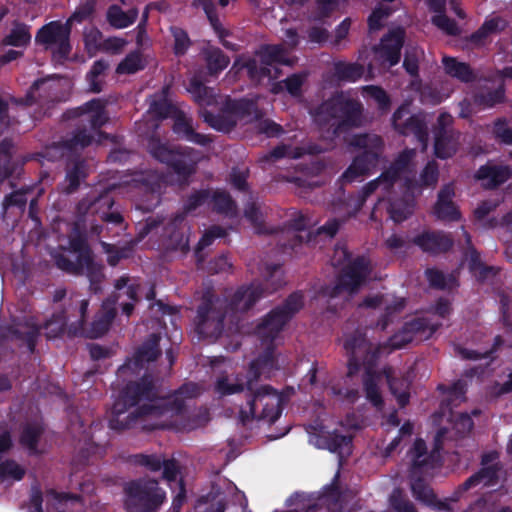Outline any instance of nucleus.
Here are the masks:
<instances>
[{
    "instance_id": "obj_1",
    "label": "nucleus",
    "mask_w": 512,
    "mask_h": 512,
    "mask_svg": "<svg viewBox=\"0 0 512 512\" xmlns=\"http://www.w3.org/2000/svg\"><path fill=\"white\" fill-rule=\"evenodd\" d=\"M302 306V294L294 292L281 305L273 308L255 328L256 334L262 342L268 343V346L250 362L246 376L237 375L233 382L227 376H223L216 382L215 390L222 396L246 392V408L239 411V419L243 425L255 419L271 425L282 414L283 395L271 385H259V381L262 375L269 378L270 373L278 369L273 342Z\"/></svg>"
},
{
    "instance_id": "obj_2",
    "label": "nucleus",
    "mask_w": 512,
    "mask_h": 512,
    "mask_svg": "<svg viewBox=\"0 0 512 512\" xmlns=\"http://www.w3.org/2000/svg\"><path fill=\"white\" fill-rule=\"evenodd\" d=\"M161 337L152 333L139 346L133 356L128 358L117 370V378L126 382L119 391L110 411L109 428L122 432L130 429L139 418L162 416L168 412L181 415L185 411V399L198 394L194 383L183 384L171 397L158 398L153 377L145 373L138 381L131 380L138 376L145 364L155 361L160 355Z\"/></svg>"
},
{
    "instance_id": "obj_3",
    "label": "nucleus",
    "mask_w": 512,
    "mask_h": 512,
    "mask_svg": "<svg viewBox=\"0 0 512 512\" xmlns=\"http://www.w3.org/2000/svg\"><path fill=\"white\" fill-rule=\"evenodd\" d=\"M364 107L361 101L343 91L336 92L320 103L314 110L315 123L329 127L334 136H339L363 124Z\"/></svg>"
},
{
    "instance_id": "obj_4",
    "label": "nucleus",
    "mask_w": 512,
    "mask_h": 512,
    "mask_svg": "<svg viewBox=\"0 0 512 512\" xmlns=\"http://www.w3.org/2000/svg\"><path fill=\"white\" fill-rule=\"evenodd\" d=\"M67 250L75 254L76 259L71 260L64 254H57L54 256L56 266L68 274L86 276L90 291L95 294L102 292V283L105 279L104 266L95 261L86 236L81 233L71 235Z\"/></svg>"
},
{
    "instance_id": "obj_5",
    "label": "nucleus",
    "mask_w": 512,
    "mask_h": 512,
    "mask_svg": "<svg viewBox=\"0 0 512 512\" xmlns=\"http://www.w3.org/2000/svg\"><path fill=\"white\" fill-rule=\"evenodd\" d=\"M263 275L265 283L252 282L238 287L227 304V310L232 313L248 312L266 294L277 291L284 285L280 264H266Z\"/></svg>"
},
{
    "instance_id": "obj_6",
    "label": "nucleus",
    "mask_w": 512,
    "mask_h": 512,
    "mask_svg": "<svg viewBox=\"0 0 512 512\" xmlns=\"http://www.w3.org/2000/svg\"><path fill=\"white\" fill-rule=\"evenodd\" d=\"M350 145L362 151L354 157L342 174L341 179L346 183H352L359 177L370 175L377 168L384 150L383 139L369 133L354 135Z\"/></svg>"
},
{
    "instance_id": "obj_7",
    "label": "nucleus",
    "mask_w": 512,
    "mask_h": 512,
    "mask_svg": "<svg viewBox=\"0 0 512 512\" xmlns=\"http://www.w3.org/2000/svg\"><path fill=\"white\" fill-rule=\"evenodd\" d=\"M148 151L154 159L165 164L183 180H187L196 172L198 153L194 148L170 145L151 137L148 141Z\"/></svg>"
},
{
    "instance_id": "obj_8",
    "label": "nucleus",
    "mask_w": 512,
    "mask_h": 512,
    "mask_svg": "<svg viewBox=\"0 0 512 512\" xmlns=\"http://www.w3.org/2000/svg\"><path fill=\"white\" fill-rule=\"evenodd\" d=\"M125 508L127 512H158L167 500L166 491L159 481L150 477H140L124 486Z\"/></svg>"
},
{
    "instance_id": "obj_9",
    "label": "nucleus",
    "mask_w": 512,
    "mask_h": 512,
    "mask_svg": "<svg viewBox=\"0 0 512 512\" xmlns=\"http://www.w3.org/2000/svg\"><path fill=\"white\" fill-rule=\"evenodd\" d=\"M187 90L199 106V117L203 119L208 126L224 133H228L236 127V121L233 115L225 111V103L220 113L215 114L207 109L217 104V97L213 88L207 87L196 78H192Z\"/></svg>"
},
{
    "instance_id": "obj_10",
    "label": "nucleus",
    "mask_w": 512,
    "mask_h": 512,
    "mask_svg": "<svg viewBox=\"0 0 512 512\" xmlns=\"http://www.w3.org/2000/svg\"><path fill=\"white\" fill-rule=\"evenodd\" d=\"M219 302L220 299L215 294L209 291L203 294L194 319L199 338L216 340L222 335L227 311Z\"/></svg>"
},
{
    "instance_id": "obj_11",
    "label": "nucleus",
    "mask_w": 512,
    "mask_h": 512,
    "mask_svg": "<svg viewBox=\"0 0 512 512\" xmlns=\"http://www.w3.org/2000/svg\"><path fill=\"white\" fill-rule=\"evenodd\" d=\"M342 258L337 261V265L344 261L348 263L341 269L337 276L335 286L330 293L331 297L339 295L341 292L354 294L366 283L371 273L370 260L365 256H357L350 260L351 254L346 248L340 250Z\"/></svg>"
},
{
    "instance_id": "obj_12",
    "label": "nucleus",
    "mask_w": 512,
    "mask_h": 512,
    "mask_svg": "<svg viewBox=\"0 0 512 512\" xmlns=\"http://www.w3.org/2000/svg\"><path fill=\"white\" fill-rule=\"evenodd\" d=\"M68 317L64 310L55 312L51 318L48 319L43 326L26 320L23 327L26 328L22 331L17 325L11 324L7 326V334L17 340H21L26 343L30 353H34L38 338L41 333V329L46 330V337L48 339H54L61 337L65 332L68 334L69 325L67 323Z\"/></svg>"
},
{
    "instance_id": "obj_13",
    "label": "nucleus",
    "mask_w": 512,
    "mask_h": 512,
    "mask_svg": "<svg viewBox=\"0 0 512 512\" xmlns=\"http://www.w3.org/2000/svg\"><path fill=\"white\" fill-rule=\"evenodd\" d=\"M89 307V300L83 299L78 306V319L71 322L68 328L69 337H85L96 339L108 332L113 320L116 317V309L112 306L103 304L101 309L95 314L89 328H86V317Z\"/></svg>"
},
{
    "instance_id": "obj_14",
    "label": "nucleus",
    "mask_w": 512,
    "mask_h": 512,
    "mask_svg": "<svg viewBox=\"0 0 512 512\" xmlns=\"http://www.w3.org/2000/svg\"><path fill=\"white\" fill-rule=\"evenodd\" d=\"M114 205V198L105 191L98 195H88L81 199L76 206V219L78 225L93 235H101L104 225L97 224L108 210Z\"/></svg>"
},
{
    "instance_id": "obj_15",
    "label": "nucleus",
    "mask_w": 512,
    "mask_h": 512,
    "mask_svg": "<svg viewBox=\"0 0 512 512\" xmlns=\"http://www.w3.org/2000/svg\"><path fill=\"white\" fill-rule=\"evenodd\" d=\"M343 347L348 356L350 375L358 371L361 365L373 367L380 357L381 347L375 346L359 329L345 335Z\"/></svg>"
},
{
    "instance_id": "obj_16",
    "label": "nucleus",
    "mask_w": 512,
    "mask_h": 512,
    "mask_svg": "<svg viewBox=\"0 0 512 512\" xmlns=\"http://www.w3.org/2000/svg\"><path fill=\"white\" fill-rule=\"evenodd\" d=\"M499 457L500 454L496 450L484 452L480 460L481 468L457 486L451 494V500L459 501L466 492L480 485L484 487L496 485L499 481V472L502 469Z\"/></svg>"
},
{
    "instance_id": "obj_17",
    "label": "nucleus",
    "mask_w": 512,
    "mask_h": 512,
    "mask_svg": "<svg viewBox=\"0 0 512 512\" xmlns=\"http://www.w3.org/2000/svg\"><path fill=\"white\" fill-rule=\"evenodd\" d=\"M414 156L415 151L413 149H404L401 151L390 166L380 174V176L369 181L362 187L359 194V201L361 204L366 202L368 197H370L378 188L382 189L384 195L390 193L401 175L408 170Z\"/></svg>"
},
{
    "instance_id": "obj_18",
    "label": "nucleus",
    "mask_w": 512,
    "mask_h": 512,
    "mask_svg": "<svg viewBox=\"0 0 512 512\" xmlns=\"http://www.w3.org/2000/svg\"><path fill=\"white\" fill-rule=\"evenodd\" d=\"M28 156L17 155L16 147L11 138L0 141V187L8 180L11 188L16 187L15 181L20 180Z\"/></svg>"
},
{
    "instance_id": "obj_19",
    "label": "nucleus",
    "mask_w": 512,
    "mask_h": 512,
    "mask_svg": "<svg viewBox=\"0 0 512 512\" xmlns=\"http://www.w3.org/2000/svg\"><path fill=\"white\" fill-rule=\"evenodd\" d=\"M393 128L401 135L413 134L425 147L428 143L429 133L425 117L421 114L410 115L407 104L400 105L392 115Z\"/></svg>"
},
{
    "instance_id": "obj_20",
    "label": "nucleus",
    "mask_w": 512,
    "mask_h": 512,
    "mask_svg": "<svg viewBox=\"0 0 512 512\" xmlns=\"http://www.w3.org/2000/svg\"><path fill=\"white\" fill-rule=\"evenodd\" d=\"M453 122L451 114L442 112L433 127L434 153L439 159H448L457 151L458 139L452 128Z\"/></svg>"
},
{
    "instance_id": "obj_21",
    "label": "nucleus",
    "mask_w": 512,
    "mask_h": 512,
    "mask_svg": "<svg viewBox=\"0 0 512 512\" xmlns=\"http://www.w3.org/2000/svg\"><path fill=\"white\" fill-rule=\"evenodd\" d=\"M404 42L405 30L397 27L383 35L380 43L374 45L372 51L382 65L393 67L400 62Z\"/></svg>"
},
{
    "instance_id": "obj_22",
    "label": "nucleus",
    "mask_w": 512,
    "mask_h": 512,
    "mask_svg": "<svg viewBox=\"0 0 512 512\" xmlns=\"http://www.w3.org/2000/svg\"><path fill=\"white\" fill-rule=\"evenodd\" d=\"M77 118H80L82 123H88L91 131L101 133V127L108 121L105 104L101 99L94 98L79 107L68 109L63 113L64 120Z\"/></svg>"
},
{
    "instance_id": "obj_23",
    "label": "nucleus",
    "mask_w": 512,
    "mask_h": 512,
    "mask_svg": "<svg viewBox=\"0 0 512 512\" xmlns=\"http://www.w3.org/2000/svg\"><path fill=\"white\" fill-rule=\"evenodd\" d=\"M412 242L430 255L445 254L454 246L452 234L443 230H425L416 235Z\"/></svg>"
},
{
    "instance_id": "obj_24",
    "label": "nucleus",
    "mask_w": 512,
    "mask_h": 512,
    "mask_svg": "<svg viewBox=\"0 0 512 512\" xmlns=\"http://www.w3.org/2000/svg\"><path fill=\"white\" fill-rule=\"evenodd\" d=\"M184 214H176L163 226L160 244L167 251H185L189 248L188 237L184 233Z\"/></svg>"
},
{
    "instance_id": "obj_25",
    "label": "nucleus",
    "mask_w": 512,
    "mask_h": 512,
    "mask_svg": "<svg viewBox=\"0 0 512 512\" xmlns=\"http://www.w3.org/2000/svg\"><path fill=\"white\" fill-rule=\"evenodd\" d=\"M339 471L334 475L331 483L323 488L318 497V506L325 507L328 512H342L349 499V489H342L339 484Z\"/></svg>"
},
{
    "instance_id": "obj_26",
    "label": "nucleus",
    "mask_w": 512,
    "mask_h": 512,
    "mask_svg": "<svg viewBox=\"0 0 512 512\" xmlns=\"http://www.w3.org/2000/svg\"><path fill=\"white\" fill-rule=\"evenodd\" d=\"M455 196L452 184L444 185L437 195V201L433 207V213L437 219L444 222H456L461 219V212L454 203Z\"/></svg>"
},
{
    "instance_id": "obj_27",
    "label": "nucleus",
    "mask_w": 512,
    "mask_h": 512,
    "mask_svg": "<svg viewBox=\"0 0 512 512\" xmlns=\"http://www.w3.org/2000/svg\"><path fill=\"white\" fill-rule=\"evenodd\" d=\"M411 491L416 500L424 505L441 512H453L450 505L451 496L444 500L438 499L433 489L425 482L422 477H417L411 481Z\"/></svg>"
},
{
    "instance_id": "obj_28",
    "label": "nucleus",
    "mask_w": 512,
    "mask_h": 512,
    "mask_svg": "<svg viewBox=\"0 0 512 512\" xmlns=\"http://www.w3.org/2000/svg\"><path fill=\"white\" fill-rule=\"evenodd\" d=\"M315 445L317 448L326 449L332 453H336L340 461L351 453L352 437L349 435L339 434L336 431L323 432L315 434Z\"/></svg>"
},
{
    "instance_id": "obj_29",
    "label": "nucleus",
    "mask_w": 512,
    "mask_h": 512,
    "mask_svg": "<svg viewBox=\"0 0 512 512\" xmlns=\"http://www.w3.org/2000/svg\"><path fill=\"white\" fill-rule=\"evenodd\" d=\"M512 177L508 165H495L490 162L481 165L475 173V179L481 181L487 189H496Z\"/></svg>"
},
{
    "instance_id": "obj_30",
    "label": "nucleus",
    "mask_w": 512,
    "mask_h": 512,
    "mask_svg": "<svg viewBox=\"0 0 512 512\" xmlns=\"http://www.w3.org/2000/svg\"><path fill=\"white\" fill-rule=\"evenodd\" d=\"M225 111L233 115L236 123L239 120L252 122L262 117V112L258 108L257 103L247 98L226 100Z\"/></svg>"
},
{
    "instance_id": "obj_31",
    "label": "nucleus",
    "mask_w": 512,
    "mask_h": 512,
    "mask_svg": "<svg viewBox=\"0 0 512 512\" xmlns=\"http://www.w3.org/2000/svg\"><path fill=\"white\" fill-rule=\"evenodd\" d=\"M173 132L179 138L203 147L208 146L213 141L209 135L196 132L192 119L186 117L183 113L175 117Z\"/></svg>"
},
{
    "instance_id": "obj_32",
    "label": "nucleus",
    "mask_w": 512,
    "mask_h": 512,
    "mask_svg": "<svg viewBox=\"0 0 512 512\" xmlns=\"http://www.w3.org/2000/svg\"><path fill=\"white\" fill-rule=\"evenodd\" d=\"M506 99L504 83L496 88L482 87L473 93V103L479 110L493 108L502 104Z\"/></svg>"
},
{
    "instance_id": "obj_33",
    "label": "nucleus",
    "mask_w": 512,
    "mask_h": 512,
    "mask_svg": "<svg viewBox=\"0 0 512 512\" xmlns=\"http://www.w3.org/2000/svg\"><path fill=\"white\" fill-rule=\"evenodd\" d=\"M442 65L446 75L462 83H472L477 78L472 67L466 62L459 61L456 57L444 56Z\"/></svg>"
},
{
    "instance_id": "obj_34",
    "label": "nucleus",
    "mask_w": 512,
    "mask_h": 512,
    "mask_svg": "<svg viewBox=\"0 0 512 512\" xmlns=\"http://www.w3.org/2000/svg\"><path fill=\"white\" fill-rule=\"evenodd\" d=\"M87 176V163L84 159L78 157L69 160L66 165L65 180L68 184L64 189L65 193L72 194L76 192L79 189L81 182L85 181Z\"/></svg>"
},
{
    "instance_id": "obj_35",
    "label": "nucleus",
    "mask_w": 512,
    "mask_h": 512,
    "mask_svg": "<svg viewBox=\"0 0 512 512\" xmlns=\"http://www.w3.org/2000/svg\"><path fill=\"white\" fill-rule=\"evenodd\" d=\"M440 449L439 445L436 443L435 449L432 453L427 456V446L426 442L422 438H417L413 444L411 449L412 453V465L411 472L412 474L422 472L423 469L433 468V460L434 453L438 452Z\"/></svg>"
},
{
    "instance_id": "obj_36",
    "label": "nucleus",
    "mask_w": 512,
    "mask_h": 512,
    "mask_svg": "<svg viewBox=\"0 0 512 512\" xmlns=\"http://www.w3.org/2000/svg\"><path fill=\"white\" fill-rule=\"evenodd\" d=\"M70 33L71 28L67 23L62 24L59 21H52L38 30L35 41L44 45H54Z\"/></svg>"
},
{
    "instance_id": "obj_37",
    "label": "nucleus",
    "mask_w": 512,
    "mask_h": 512,
    "mask_svg": "<svg viewBox=\"0 0 512 512\" xmlns=\"http://www.w3.org/2000/svg\"><path fill=\"white\" fill-rule=\"evenodd\" d=\"M202 55L210 76H218L230 63L229 56L226 55L219 47L209 46L204 48L202 50Z\"/></svg>"
},
{
    "instance_id": "obj_38",
    "label": "nucleus",
    "mask_w": 512,
    "mask_h": 512,
    "mask_svg": "<svg viewBox=\"0 0 512 512\" xmlns=\"http://www.w3.org/2000/svg\"><path fill=\"white\" fill-rule=\"evenodd\" d=\"M209 204L211 210L217 214L234 217L237 215V205L230 194L225 190H215L211 193Z\"/></svg>"
},
{
    "instance_id": "obj_39",
    "label": "nucleus",
    "mask_w": 512,
    "mask_h": 512,
    "mask_svg": "<svg viewBox=\"0 0 512 512\" xmlns=\"http://www.w3.org/2000/svg\"><path fill=\"white\" fill-rule=\"evenodd\" d=\"M94 135L86 126L77 127L71 137L62 139L58 144L64 150L76 152L90 146L93 142Z\"/></svg>"
},
{
    "instance_id": "obj_40",
    "label": "nucleus",
    "mask_w": 512,
    "mask_h": 512,
    "mask_svg": "<svg viewBox=\"0 0 512 512\" xmlns=\"http://www.w3.org/2000/svg\"><path fill=\"white\" fill-rule=\"evenodd\" d=\"M107 21L116 29H124L132 25L138 18V9L123 11L120 6L113 4L107 10Z\"/></svg>"
},
{
    "instance_id": "obj_41",
    "label": "nucleus",
    "mask_w": 512,
    "mask_h": 512,
    "mask_svg": "<svg viewBox=\"0 0 512 512\" xmlns=\"http://www.w3.org/2000/svg\"><path fill=\"white\" fill-rule=\"evenodd\" d=\"M192 5L196 8H202L211 27L219 39L229 35V31L223 28L217 12L216 4L213 0H193Z\"/></svg>"
},
{
    "instance_id": "obj_42",
    "label": "nucleus",
    "mask_w": 512,
    "mask_h": 512,
    "mask_svg": "<svg viewBox=\"0 0 512 512\" xmlns=\"http://www.w3.org/2000/svg\"><path fill=\"white\" fill-rule=\"evenodd\" d=\"M507 22L501 17L486 19L484 23L471 34L470 41L475 44H482L490 35L503 31Z\"/></svg>"
},
{
    "instance_id": "obj_43",
    "label": "nucleus",
    "mask_w": 512,
    "mask_h": 512,
    "mask_svg": "<svg viewBox=\"0 0 512 512\" xmlns=\"http://www.w3.org/2000/svg\"><path fill=\"white\" fill-rule=\"evenodd\" d=\"M364 66L357 62L338 61L334 64V74L338 80L356 82L364 75Z\"/></svg>"
},
{
    "instance_id": "obj_44",
    "label": "nucleus",
    "mask_w": 512,
    "mask_h": 512,
    "mask_svg": "<svg viewBox=\"0 0 512 512\" xmlns=\"http://www.w3.org/2000/svg\"><path fill=\"white\" fill-rule=\"evenodd\" d=\"M101 247L107 254V263L112 267L117 266L122 259L131 258L134 253V242L132 241L121 247L101 241Z\"/></svg>"
},
{
    "instance_id": "obj_45",
    "label": "nucleus",
    "mask_w": 512,
    "mask_h": 512,
    "mask_svg": "<svg viewBox=\"0 0 512 512\" xmlns=\"http://www.w3.org/2000/svg\"><path fill=\"white\" fill-rule=\"evenodd\" d=\"M44 433L42 424L34 422L23 426L20 434V444L26 447L31 453H36L41 436Z\"/></svg>"
},
{
    "instance_id": "obj_46",
    "label": "nucleus",
    "mask_w": 512,
    "mask_h": 512,
    "mask_svg": "<svg viewBox=\"0 0 512 512\" xmlns=\"http://www.w3.org/2000/svg\"><path fill=\"white\" fill-rule=\"evenodd\" d=\"M50 83L47 79H38L29 88L25 98L22 100L25 105L41 104L49 100Z\"/></svg>"
},
{
    "instance_id": "obj_47",
    "label": "nucleus",
    "mask_w": 512,
    "mask_h": 512,
    "mask_svg": "<svg viewBox=\"0 0 512 512\" xmlns=\"http://www.w3.org/2000/svg\"><path fill=\"white\" fill-rule=\"evenodd\" d=\"M146 63L143 59L142 53L139 50L130 52L125 58L117 65L116 72L118 74H135L143 70Z\"/></svg>"
},
{
    "instance_id": "obj_48",
    "label": "nucleus",
    "mask_w": 512,
    "mask_h": 512,
    "mask_svg": "<svg viewBox=\"0 0 512 512\" xmlns=\"http://www.w3.org/2000/svg\"><path fill=\"white\" fill-rule=\"evenodd\" d=\"M364 391L367 400L377 409H382L384 401L380 393L374 373L367 371L363 379Z\"/></svg>"
},
{
    "instance_id": "obj_49",
    "label": "nucleus",
    "mask_w": 512,
    "mask_h": 512,
    "mask_svg": "<svg viewBox=\"0 0 512 512\" xmlns=\"http://www.w3.org/2000/svg\"><path fill=\"white\" fill-rule=\"evenodd\" d=\"M108 67L109 64L104 59L96 60L93 63L90 71L86 74L90 92L100 93L103 90V81L99 77L105 73Z\"/></svg>"
},
{
    "instance_id": "obj_50",
    "label": "nucleus",
    "mask_w": 512,
    "mask_h": 512,
    "mask_svg": "<svg viewBox=\"0 0 512 512\" xmlns=\"http://www.w3.org/2000/svg\"><path fill=\"white\" fill-rule=\"evenodd\" d=\"M30 40L29 27L24 23H16L10 33L4 38L3 43L14 47H24L30 43Z\"/></svg>"
},
{
    "instance_id": "obj_51",
    "label": "nucleus",
    "mask_w": 512,
    "mask_h": 512,
    "mask_svg": "<svg viewBox=\"0 0 512 512\" xmlns=\"http://www.w3.org/2000/svg\"><path fill=\"white\" fill-rule=\"evenodd\" d=\"M164 457L157 454H133L129 457V462L133 465L144 467L150 472H158L162 469Z\"/></svg>"
},
{
    "instance_id": "obj_52",
    "label": "nucleus",
    "mask_w": 512,
    "mask_h": 512,
    "mask_svg": "<svg viewBox=\"0 0 512 512\" xmlns=\"http://www.w3.org/2000/svg\"><path fill=\"white\" fill-rule=\"evenodd\" d=\"M170 33L174 39V55L177 57L184 56L192 46V41L187 31L178 26H171Z\"/></svg>"
},
{
    "instance_id": "obj_53",
    "label": "nucleus",
    "mask_w": 512,
    "mask_h": 512,
    "mask_svg": "<svg viewBox=\"0 0 512 512\" xmlns=\"http://www.w3.org/2000/svg\"><path fill=\"white\" fill-rule=\"evenodd\" d=\"M29 189H19L16 191H12L11 193L5 195L2 201V218L5 219L8 210L12 207H16L21 211H24L27 205V197L26 193Z\"/></svg>"
},
{
    "instance_id": "obj_54",
    "label": "nucleus",
    "mask_w": 512,
    "mask_h": 512,
    "mask_svg": "<svg viewBox=\"0 0 512 512\" xmlns=\"http://www.w3.org/2000/svg\"><path fill=\"white\" fill-rule=\"evenodd\" d=\"M426 278L429 282V285L432 288L438 290H445L447 288H451L456 284V279L454 276L449 275L448 277L441 271L436 268H427L425 271Z\"/></svg>"
},
{
    "instance_id": "obj_55",
    "label": "nucleus",
    "mask_w": 512,
    "mask_h": 512,
    "mask_svg": "<svg viewBox=\"0 0 512 512\" xmlns=\"http://www.w3.org/2000/svg\"><path fill=\"white\" fill-rule=\"evenodd\" d=\"M96 0H81L75 11L71 14V16L67 19L66 23L71 28L73 23H82L85 20L89 19L96 10Z\"/></svg>"
},
{
    "instance_id": "obj_56",
    "label": "nucleus",
    "mask_w": 512,
    "mask_h": 512,
    "mask_svg": "<svg viewBox=\"0 0 512 512\" xmlns=\"http://www.w3.org/2000/svg\"><path fill=\"white\" fill-rule=\"evenodd\" d=\"M304 82L305 75L295 73L288 76L283 81L276 83L272 88V91L274 93H278L280 90H282V84H284L285 89L291 96L298 97L302 94V86Z\"/></svg>"
},
{
    "instance_id": "obj_57",
    "label": "nucleus",
    "mask_w": 512,
    "mask_h": 512,
    "mask_svg": "<svg viewBox=\"0 0 512 512\" xmlns=\"http://www.w3.org/2000/svg\"><path fill=\"white\" fill-rule=\"evenodd\" d=\"M211 196L210 189H199L194 190L186 199L183 205V213L184 216L195 211L197 208L201 207L205 203H209V199Z\"/></svg>"
},
{
    "instance_id": "obj_58",
    "label": "nucleus",
    "mask_w": 512,
    "mask_h": 512,
    "mask_svg": "<svg viewBox=\"0 0 512 512\" xmlns=\"http://www.w3.org/2000/svg\"><path fill=\"white\" fill-rule=\"evenodd\" d=\"M406 301L404 298L395 299L392 303L385 306L384 313L377 321V327L384 331L392 322L394 315L399 314L405 308Z\"/></svg>"
},
{
    "instance_id": "obj_59",
    "label": "nucleus",
    "mask_w": 512,
    "mask_h": 512,
    "mask_svg": "<svg viewBox=\"0 0 512 512\" xmlns=\"http://www.w3.org/2000/svg\"><path fill=\"white\" fill-rule=\"evenodd\" d=\"M363 91L378 105V109L386 112L390 109L391 99L388 93L380 86L368 85L363 88Z\"/></svg>"
},
{
    "instance_id": "obj_60",
    "label": "nucleus",
    "mask_w": 512,
    "mask_h": 512,
    "mask_svg": "<svg viewBox=\"0 0 512 512\" xmlns=\"http://www.w3.org/2000/svg\"><path fill=\"white\" fill-rule=\"evenodd\" d=\"M25 476V470L14 460H5L0 463V480L13 479L21 481Z\"/></svg>"
},
{
    "instance_id": "obj_61",
    "label": "nucleus",
    "mask_w": 512,
    "mask_h": 512,
    "mask_svg": "<svg viewBox=\"0 0 512 512\" xmlns=\"http://www.w3.org/2000/svg\"><path fill=\"white\" fill-rule=\"evenodd\" d=\"M162 479L165 480L169 486L173 482L179 481L181 476V465L175 458L164 459L162 466Z\"/></svg>"
},
{
    "instance_id": "obj_62",
    "label": "nucleus",
    "mask_w": 512,
    "mask_h": 512,
    "mask_svg": "<svg viewBox=\"0 0 512 512\" xmlns=\"http://www.w3.org/2000/svg\"><path fill=\"white\" fill-rule=\"evenodd\" d=\"M262 64L286 63L283 49L278 45H266L260 51Z\"/></svg>"
},
{
    "instance_id": "obj_63",
    "label": "nucleus",
    "mask_w": 512,
    "mask_h": 512,
    "mask_svg": "<svg viewBox=\"0 0 512 512\" xmlns=\"http://www.w3.org/2000/svg\"><path fill=\"white\" fill-rule=\"evenodd\" d=\"M494 137L501 143L512 145V127L508 126L506 118H497L492 127Z\"/></svg>"
},
{
    "instance_id": "obj_64",
    "label": "nucleus",
    "mask_w": 512,
    "mask_h": 512,
    "mask_svg": "<svg viewBox=\"0 0 512 512\" xmlns=\"http://www.w3.org/2000/svg\"><path fill=\"white\" fill-rule=\"evenodd\" d=\"M173 108V105L166 98L165 95L155 96L152 102L150 103V111L160 119H165L169 117Z\"/></svg>"
}]
</instances>
